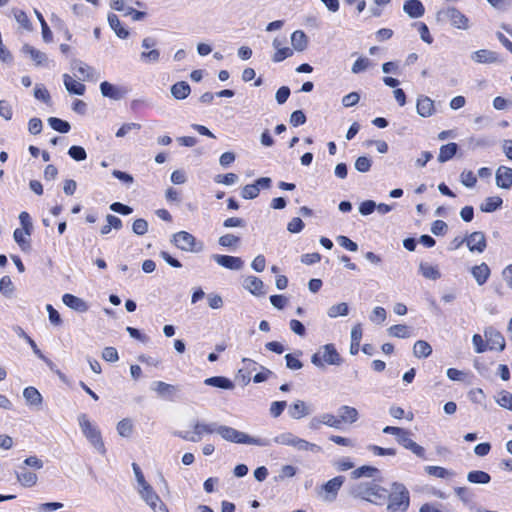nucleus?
Here are the masks:
<instances>
[{
	"label": "nucleus",
	"mask_w": 512,
	"mask_h": 512,
	"mask_svg": "<svg viewBox=\"0 0 512 512\" xmlns=\"http://www.w3.org/2000/svg\"><path fill=\"white\" fill-rule=\"evenodd\" d=\"M387 512H407L410 507V492L401 482L393 481L386 493Z\"/></svg>",
	"instance_id": "f257e3e1"
},
{
	"label": "nucleus",
	"mask_w": 512,
	"mask_h": 512,
	"mask_svg": "<svg viewBox=\"0 0 512 512\" xmlns=\"http://www.w3.org/2000/svg\"><path fill=\"white\" fill-rule=\"evenodd\" d=\"M352 493L355 497L378 506L385 504L387 498V489L374 480L358 483Z\"/></svg>",
	"instance_id": "f03ea898"
},
{
	"label": "nucleus",
	"mask_w": 512,
	"mask_h": 512,
	"mask_svg": "<svg viewBox=\"0 0 512 512\" xmlns=\"http://www.w3.org/2000/svg\"><path fill=\"white\" fill-rule=\"evenodd\" d=\"M218 434L226 441L237 443V444H249L260 447H267L271 445V441L268 438L252 437L244 432L238 431L235 428L226 425H220Z\"/></svg>",
	"instance_id": "7ed1b4c3"
},
{
	"label": "nucleus",
	"mask_w": 512,
	"mask_h": 512,
	"mask_svg": "<svg viewBox=\"0 0 512 512\" xmlns=\"http://www.w3.org/2000/svg\"><path fill=\"white\" fill-rule=\"evenodd\" d=\"M78 424L83 435L87 438L90 444L101 454L106 453V448L101 436L100 430L91 423L87 414L81 413L77 417Z\"/></svg>",
	"instance_id": "20e7f679"
},
{
	"label": "nucleus",
	"mask_w": 512,
	"mask_h": 512,
	"mask_svg": "<svg viewBox=\"0 0 512 512\" xmlns=\"http://www.w3.org/2000/svg\"><path fill=\"white\" fill-rule=\"evenodd\" d=\"M311 362L318 368H324L325 365L339 366L343 359L334 344H325L312 355Z\"/></svg>",
	"instance_id": "39448f33"
},
{
	"label": "nucleus",
	"mask_w": 512,
	"mask_h": 512,
	"mask_svg": "<svg viewBox=\"0 0 512 512\" xmlns=\"http://www.w3.org/2000/svg\"><path fill=\"white\" fill-rule=\"evenodd\" d=\"M344 482L345 477L342 475L328 480L315 488L316 497L324 503L335 502Z\"/></svg>",
	"instance_id": "423d86ee"
},
{
	"label": "nucleus",
	"mask_w": 512,
	"mask_h": 512,
	"mask_svg": "<svg viewBox=\"0 0 512 512\" xmlns=\"http://www.w3.org/2000/svg\"><path fill=\"white\" fill-rule=\"evenodd\" d=\"M173 243L182 251L199 253L204 249V243L198 241L191 233L180 231L173 235Z\"/></svg>",
	"instance_id": "0eeeda50"
},
{
	"label": "nucleus",
	"mask_w": 512,
	"mask_h": 512,
	"mask_svg": "<svg viewBox=\"0 0 512 512\" xmlns=\"http://www.w3.org/2000/svg\"><path fill=\"white\" fill-rule=\"evenodd\" d=\"M138 493L154 512H169L166 504L160 499L150 484L138 488Z\"/></svg>",
	"instance_id": "6e6552de"
},
{
	"label": "nucleus",
	"mask_w": 512,
	"mask_h": 512,
	"mask_svg": "<svg viewBox=\"0 0 512 512\" xmlns=\"http://www.w3.org/2000/svg\"><path fill=\"white\" fill-rule=\"evenodd\" d=\"M71 69L75 72V76L82 81H97L100 78L99 72L78 59L72 61Z\"/></svg>",
	"instance_id": "1a4fd4ad"
},
{
	"label": "nucleus",
	"mask_w": 512,
	"mask_h": 512,
	"mask_svg": "<svg viewBox=\"0 0 512 512\" xmlns=\"http://www.w3.org/2000/svg\"><path fill=\"white\" fill-rule=\"evenodd\" d=\"M439 14L442 15L443 18L447 19L450 24L457 29L467 30L469 28L468 17L455 7H448L447 9L442 10Z\"/></svg>",
	"instance_id": "9d476101"
},
{
	"label": "nucleus",
	"mask_w": 512,
	"mask_h": 512,
	"mask_svg": "<svg viewBox=\"0 0 512 512\" xmlns=\"http://www.w3.org/2000/svg\"><path fill=\"white\" fill-rule=\"evenodd\" d=\"M272 180L269 177H260L253 184L245 185L241 190V196L244 199H255L261 189H268L271 187Z\"/></svg>",
	"instance_id": "9b49d317"
},
{
	"label": "nucleus",
	"mask_w": 512,
	"mask_h": 512,
	"mask_svg": "<svg viewBox=\"0 0 512 512\" xmlns=\"http://www.w3.org/2000/svg\"><path fill=\"white\" fill-rule=\"evenodd\" d=\"M484 336L490 350L503 351L505 349V338L496 328L492 326L485 328Z\"/></svg>",
	"instance_id": "f8f14e48"
},
{
	"label": "nucleus",
	"mask_w": 512,
	"mask_h": 512,
	"mask_svg": "<svg viewBox=\"0 0 512 512\" xmlns=\"http://www.w3.org/2000/svg\"><path fill=\"white\" fill-rule=\"evenodd\" d=\"M410 431L404 429V434H399L396 441L405 449L410 450L417 457L426 460V450L410 438Z\"/></svg>",
	"instance_id": "ddd939ff"
},
{
	"label": "nucleus",
	"mask_w": 512,
	"mask_h": 512,
	"mask_svg": "<svg viewBox=\"0 0 512 512\" xmlns=\"http://www.w3.org/2000/svg\"><path fill=\"white\" fill-rule=\"evenodd\" d=\"M100 91L104 97H107L112 100H120L129 93V89L127 87L116 86L108 81H103L100 84Z\"/></svg>",
	"instance_id": "4468645a"
},
{
	"label": "nucleus",
	"mask_w": 512,
	"mask_h": 512,
	"mask_svg": "<svg viewBox=\"0 0 512 512\" xmlns=\"http://www.w3.org/2000/svg\"><path fill=\"white\" fill-rule=\"evenodd\" d=\"M466 245L470 252L483 253L487 247L485 234L475 231L466 236Z\"/></svg>",
	"instance_id": "2eb2a0df"
},
{
	"label": "nucleus",
	"mask_w": 512,
	"mask_h": 512,
	"mask_svg": "<svg viewBox=\"0 0 512 512\" xmlns=\"http://www.w3.org/2000/svg\"><path fill=\"white\" fill-rule=\"evenodd\" d=\"M211 258L218 265L230 270L238 271L244 266V261L240 257L236 256L213 254Z\"/></svg>",
	"instance_id": "dca6fc26"
},
{
	"label": "nucleus",
	"mask_w": 512,
	"mask_h": 512,
	"mask_svg": "<svg viewBox=\"0 0 512 512\" xmlns=\"http://www.w3.org/2000/svg\"><path fill=\"white\" fill-rule=\"evenodd\" d=\"M17 481L26 488H30L36 485L38 476L36 473L28 470L24 465H19L15 471Z\"/></svg>",
	"instance_id": "f3484780"
},
{
	"label": "nucleus",
	"mask_w": 512,
	"mask_h": 512,
	"mask_svg": "<svg viewBox=\"0 0 512 512\" xmlns=\"http://www.w3.org/2000/svg\"><path fill=\"white\" fill-rule=\"evenodd\" d=\"M496 185L501 189H510L512 187V168L500 166L495 174Z\"/></svg>",
	"instance_id": "a211bd4d"
},
{
	"label": "nucleus",
	"mask_w": 512,
	"mask_h": 512,
	"mask_svg": "<svg viewBox=\"0 0 512 512\" xmlns=\"http://www.w3.org/2000/svg\"><path fill=\"white\" fill-rule=\"evenodd\" d=\"M416 110L421 117H430L435 113L434 101L428 96L421 95L417 99Z\"/></svg>",
	"instance_id": "6ab92c4d"
},
{
	"label": "nucleus",
	"mask_w": 512,
	"mask_h": 512,
	"mask_svg": "<svg viewBox=\"0 0 512 512\" xmlns=\"http://www.w3.org/2000/svg\"><path fill=\"white\" fill-rule=\"evenodd\" d=\"M62 301L67 307L79 313H85L89 309V305L82 298L73 294H64L62 296Z\"/></svg>",
	"instance_id": "aec40b11"
},
{
	"label": "nucleus",
	"mask_w": 512,
	"mask_h": 512,
	"mask_svg": "<svg viewBox=\"0 0 512 512\" xmlns=\"http://www.w3.org/2000/svg\"><path fill=\"white\" fill-rule=\"evenodd\" d=\"M243 287L255 296H263L265 294L264 283L256 276H247L243 281Z\"/></svg>",
	"instance_id": "412c9836"
},
{
	"label": "nucleus",
	"mask_w": 512,
	"mask_h": 512,
	"mask_svg": "<svg viewBox=\"0 0 512 512\" xmlns=\"http://www.w3.org/2000/svg\"><path fill=\"white\" fill-rule=\"evenodd\" d=\"M12 330L16 333V335L19 338H22L26 341V344H29L32 348L34 354L41 360L49 363L50 361L45 357V355L41 352V350L38 348L36 342L23 330L22 327L18 325H14L12 327Z\"/></svg>",
	"instance_id": "4be33fe9"
},
{
	"label": "nucleus",
	"mask_w": 512,
	"mask_h": 512,
	"mask_svg": "<svg viewBox=\"0 0 512 512\" xmlns=\"http://www.w3.org/2000/svg\"><path fill=\"white\" fill-rule=\"evenodd\" d=\"M471 59L479 64H491L498 61V54L488 49H480L471 54Z\"/></svg>",
	"instance_id": "5701e85b"
},
{
	"label": "nucleus",
	"mask_w": 512,
	"mask_h": 512,
	"mask_svg": "<svg viewBox=\"0 0 512 512\" xmlns=\"http://www.w3.org/2000/svg\"><path fill=\"white\" fill-rule=\"evenodd\" d=\"M470 272L479 286L484 285L491 274L489 266L484 262L479 265L473 266Z\"/></svg>",
	"instance_id": "b1692460"
},
{
	"label": "nucleus",
	"mask_w": 512,
	"mask_h": 512,
	"mask_svg": "<svg viewBox=\"0 0 512 512\" xmlns=\"http://www.w3.org/2000/svg\"><path fill=\"white\" fill-rule=\"evenodd\" d=\"M404 12L411 18H420L425 13L424 5L420 0H407L403 5Z\"/></svg>",
	"instance_id": "393cba45"
},
{
	"label": "nucleus",
	"mask_w": 512,
	"mask_h": 512,
	"mask_svg": "<svg viewBox=\"0 0 512 512\" xmlns=\"http://www.w3.org/2000/svg\"><path fill=\"white\" fill-rule=\"evenodd\" d=\"M152 389L158 393V395L173 400L175 393L178 391V388L172 384H168L163 381H155L152 383Z\"/></svg>",
	"instance_id": "a878e982"
},
{
	"label": "nucleus",
	"mask_w": 512,
	"mask_h": 512,
	"mask_svg": "<svg viewBox=\"0 0 512 512\" xmlns=\"http://www.w3.org/2000/svg\"><path fill=\"white\" fill-rule=\"evenodd\" d=\"M22 52L26 55H29L37 66H44L48 61L47 55L44 52L34 48L29 44H25L22 47Z\"/></svg>",
	"instance_id": "bb28decb"
},
{
	"label": "nucleus",
	"mask_w": 512,
	"mask_h": 512,
	"mask_svg": "<svg viewBox=\"0 0 512 512\" xmlns=\"http://www.w3.org/2000/svg\"><path fill=\"white\" fill-rule=\"evenodd\" d=\"M339 420L342 423H355L359 418L358 410L348 405H342L338 409Z\"/></svg>",
	"instance_id": "cd10ccee"
},
{
	"label": "nucleus",
	"mask_w": 512,
	"mask_h": 512,
	"mask_svg": "<svg viewBox=\"0 0 512 512\" xmlns=\"http://www.w3.org/2000/svg\"><path fill=\"white\" fill-rule=\"evenodd\" d=\"M108 23L110 28L115 32V34L120 39H127L129 37V31L125 27L122 26L121 21L118 16L114 13L108 14Z\"/></svg>",
	"instance_id": "c85d7f7f"
},
{
	"label": "nucleus",
	"mask_w": 512,
	"mask_h": 512,
	"mask_svg": "<svg viewBox=\"0 0 512 512\" xmlns=\"http://www.w3.org/2000/svg\"><path fill=\"white\" fill-rule=\"evenodd\" d=\"M219 429V424L217 422L203 423L196 422L193 425L194 434L199 437V441L201 440L204 434H213L217 433Z\"/></svg>",
	"instance_id": "c756f323"
},
{
	"label": "nucleus",
	"mask_w": 512,
	"mask_h": 512,
	"mask_svg": "<svg viewBox=\"0 0 512 512\" xmlns=\"http://www.w3.org/2000/svg\"><path fill=\"white\" fill-rule=\"evenodd\" d=\"M288 414L291 418L298 420L309 415L310 410L304 401L297 400L290 405Z\"/></svg>",
	"instance_id": "7c9ffc66"
},
{
	"label": "nucleus",
	"mask_w": 512,
	"mask_h": 512,
	"mask_svg": "<svg viewBox=\"0 0 512 512\" xmlns=\"http://www.w3.org/2000/svg\"><path fill=\"white\" fill-rule=\"evenodd\" d=\"M63 82H64L66 90L70 94L83 95L85 93V90H86L85 85L82 84L81 82L76 81L70 75L64 74Z\"/></svg>",
	"instance_id": "2f4dec72"
},
{
	"label": "nucleus",
	"mask_w": 512,
	"mask_h": 512,
	"mask_svg": "<svg viewBox=\"0 0 512 512\" xmlns=\"http://www.w3.org/2000/svg\"><path fill=\"white\" fill-rule=\"evenodd\" d=\"M291 44L297 52L306 50L308 46V37L302 30H296L291 34Z\"/></svg>",
	"instance_id": "473e14b6"
},
{
	"label": "nucleus",
	"mask_w": 512,
	"mask_h": 512,
	"mask_svg": "<svg viewBox=\"0 0 512 512\" xmlns=\"http://www.w3.org/2000/svg\"><path fill=\"white\" fill-rule=\"evenodd\" d=\"M190 92V85L186 81H179L171 86V94L177 100L187 98Z\"/></svg>",
	"instance_id": "72a5a7b5"
},
{
	"label": "nucleus",
	"mask_w": 512,
	"mask_h": 512,
	"mask_svg": "<svg viewBox=\"0 0 512 512\" xmlns=\"http://www.w3.org/2000/svg\"><path fill=\"white\" fill-rule=\"evenodd\" d=\"M207 386L217 387L221 389L231 390L234 388L233 382L224 376H213L204 380Z\"/></svg>",
	"instance_id": "f704fd0d"
},
{
	"label": "nucleus",
	"mask_w": 512,
	"mask_h": 512,
	"mask_svg": "<svg viewBox=\"0 0 512 512\" xmlns=\"http://www.w3.org/2000/svg\"><path fill=\"white\" fill-rule=\"evenodd\" d=\"M458 145L454 142L442 145L440 147L438 161L440 163H445L451 160L457 153Z\"/></svg>",
	"instance_id": "c9c22d12"
},
{
	"label": "nucleus",
	"mask_w": 512,
	"mask_h": 512,
	"mask_svg": "<svg viewBox=\"0 0 512 512\" xmlns=\"http://www.w3.org/2000/svg\"><path fill=\"white\" fill-rule=\"evenodd\" d=\"M23 397L26 402L32 406H39L43 402V397L40 392L32 386L26 387L23 391Z\"/></svg>",
	"instance_id": "e433bc0d"
},
{
	"label": "nucleus",
	"mask_w": 512,
	"mask_h": 512,
	"mask_svg": "<svg viewBox=\"0 0 512 512\" xmlns=\"http://www.w3.org/2000/svg\"><path fill=\"white\" fill-rule=\"evenodd\" d=\"M379 473H380V471L378 468L373 467V466L364 465V466L354 469L351 473V476L354 479H359L361 477L373 478Z\"/></svg>",
	"instance_id": "4c0bfd02"
},
{
	"label": "nucleus",
	"mask_w": 512,
	"mask_h": 512,
	"mask_svg": "<svg viewBox=\"0 0 512 512\" xmlns=\"http://www.w3.org/2000/svg\"><path fill=\"white\" fill-rule=\"evenodd\" d=\"M503 204V200L499 196H491L485 199L481 204L480 209L482 212L491 213L499 209Z\"/></svg>",
	"instance_id": "58836bf2"
},
{
	"label": "nucleus",
	"mask_w": 512,
	"mask_h": 512,
	"mask_svg": "<svg viewBox=\"0 0 512 512\" xmlns=\"http://www.w3.org/2000/svg\"><path fill=\"white\" fill-rule=\"evenodd\" d=\"M432 353V347L431 345L424 341V340H418L415 342L413 347V354L417 358H427Z\"/></svg>",
	"instance_id": "ea45409f"
},
{
	"label": "nucleus",
	"mask_w": 512,
	"mask_h": 512,
	"mask_svg": "<svg viewBox=\"0 0 512 512\" xmlns=\"http://www.w3.org/2000/svg\"><path fill=\"white\" fill-rule=\"evenodd\" d=\"M388 333L390 336L406 339L411 336L412 330L409 326L405 324H396L388 329Z\"/></svg>",
	"instance_id": "a19ab883"
},
{
	"label": "nucleus",
	"mask_w": 512,
	"mask_h": 512,
	"mask_svg": "<svg viewBox=\"0 0 512 512\" xmlns=\"http://www.w3.org/2000/svg\"><path fill=\"white\" fill-rule=\"evenodd\" d=\"M467 480L473 484H487L491 481V476L487 472L473 470L468 473Z\"/></svg>",
	"instance_id": "79ce46f5"
},
{
	"label": "nucleus",
	"mask_w": 512,
	"mask_h": 512,
	"mask_svg": "<svg viewBox=\"0 0 512 512\" xmlns=\"http://www.w3.org/2000/svg\"><path fill=\"white\" fill-rule=\"evenodd\" d=\"M421 275L427 279L437 280L441 277V274L437 267L432 266L428 263H421L419 266Z\"/></svg>",
	"instance_id": "37998d69"
},
{
	"label": "nucleus",
	"mask_w": 512,
	"mask_h": 512,
	"mask_svg": "<svg viewBox=\"0 0 512 512\" xmlns=\"http://www.w3.org/2000/svg\"><path fill=\"white\" fill-rule=\"evenodd\" d=\"M349 313V306L345 302H341L335 305H332L327 310V315L330 318H337L339 316H346Z\"/></svg>",
	"instance_id": "c03bdc74"
},
{
	"label": "nucleus",
	"mask_w": 512,
	"mask_h": 512,
	"mask_svg": "<svg viewBox=\"0 0 512 512\" xmlns=\"http://www.w3.org/2000/svg\"><path fill=\"white\" fill-rule=\"evenodd\" d=\"M299 451H311L314 453H319L322 451V448L318 446L317 444L310 443L305 439L297 437L295 444L293 446Z\"/></svg>",
	"instance_id": "a18cd8bd"
},
{
	"label": "nucleus",
	"mask_w": 512,
	"mask_h": 512,
	"mask_svg": "<svg viewBox=\"0 0 512 512\" xmlns=\"http://www.w3.org/2000/svg\"><path fill=\"white\" fill-rule=\"evenodd\" d=\"M48 124L53 130L60 133H68L71 129V126L67 121L57 117L48 118Z\"/></svg>",
	"instance_id": "49530a36"
},
{
	"label": "nucleus",
	"mask_w": 512,
	"mask_h": 512,
	"mask_svg": "<svg viewBox=\"0 0 512 512\" xmlns=\"http://www.w3.org/2000/svg\"><path fill=\"white\" fill-rule=\"evenodd\" d=\"M34 13L38 19V21L40 22L41 24V29H42V37H43V40L46 42V43H49L52 41L53 39V35H52V32L47 24V22L45 21L42 13L40 11H38L37 9H34Z\"/></svg>",
	"instance_id": "de8ad7c7"
},
{
	"label": "nucleus",
	"mask_w": 512,
	"mask_h": 512,
	"mask_svg": "<svg viewBox=\"0 0 512 512\" xmlns=\"http://www.w3.org/2000/svg\"><path fill=\"white\" fill-rule=\"evenodd\" d=\"M297 439V436H295L293 433L291 432H284V433H281L279 435H277L276 437H274L273 440H270L271 443L274 442L276 444H279V445H284V446H294L295 444V441Z\"/></svg>",
	"instance_id": "09e8293b"
},
{
	"label": "nucleus",
	"mask_w": 512,
	"mask_h": 512,
	"mask_svg": "<svg viewBox=\"0 0 512 512\" xmlns=\"http://www.w3.org/2000/svg\"><path fill=\"white\" fill-rule=\"evenodd\" d=\"M117 432L122 437H130L133 433L132 421L128 418H124L117 424Z\"/></svg>",
	"instance_id": "8fccbe9b"
},
{
	"label": "nucleus",
	"mask_w": 512,
	"mask_h": 512,
	"mask_svg": "<svg viewBox=\"0 0 512 512\" xmlns=\"http://www.w3.org/2000/svg\"><path fill=\"white\" fill-rule=\"evenodd\" d=\"M14 18L15 20L26 30L31 31L32 30V24L31 21L23 10L14 9L13 10Z\"/></svg>",
	"instance_id": "3c124183"
},
{
	"label": "nucleus",
	"mask_w": 512,
	"mask_h": 512,
	"mask_svg": "<svg viewBox=\"0 0 512 512\" xmlns=\"http://www.w3.org/2000/svg\"><path fill=\"white\" fill-rule=\"evenodd\" d=\"M425 471L430 476H435L437 478H442V479L453 475L452 472H450L446 468L440 467V466H426Z\"/></svg>",
	"instance_id": "603ef678"
},
{
	"label": "nucleus",
	"mask_w": 512,
	"mask_h": 512,
	"mask_svg": "<svg viewBox=\"0 0 512 512\" xmlns=\"http://www.w3.org/2000/svg\"><path fill=\"white\" fill-rule=\"evenodd\" d=\"M0 292L5 297H11L14 292V284L11 278L7 275L0 279Z\"/></svg>",
	"instance_id": "864d4df0"
},
{
	"label": "nucleus",
	"mask_w": 512,
	"mask_h": 512,
	"mask_svg": "<svg viewBox=\"0 0 512 512\" xmlns=\"http://www.w3.org/2000/svg\"><path fill=\"white\" fill-rule=\"evenodd\" d=\"M372 65V62L367 57H359L352 65L351 71L354 74H359Z\"/></svg>",
	"instance_id": "5fc2aeb1"
},
{
	"label": "nucleus",
	"mask_w": 512,
	"mask_h": 512,
	"mask_svg": "<svg viewBox=\"0 0 512 512\" xmlns=\"http://www.w3.org/2000/svg\"><path fill=\"white\" fill-rule=\"evenodd\" d=\"M19 221L22 226L21 230L24 231L27 236H30L33 230V224L29 213L25 211L21 212L19 214Z\"/></svg>",
	"instance_id": "6e6d98bb"
},
{
	"label": "nucleus",
	"mask_w": 512,
	"mask_h": 512,
	"mask_svg": "<svg viewBox=\"0 0 512 512\" xmlns=\"http://www.w3.org/2000/svg\"><path fill=\"white\" fill-rule=\"evenodd\" d=\"M414 26L417 28L420 38L427 44L433 42V37L430 35L428 26L424 22H416Z\"/></svg>",
	"instance_id": "4d7b16f0"
},
{
	"label": "nucleus",
	"mask_w": 512,
	"mask_h": 512,
	"mask_svg": "<svg viewBox=\"0 0 512 512\" xmlns=\"http://www.w3.org/2000/svg\"><path fill=\"white\" fill-rule=\"evenodd\" d=\"M354 166L358 172L366 173L371 169L372 160L367 156H360L356 159Z\"/></svg>",
	"instance_id": "13d9d810"
},
{
	"label": "nucleus",
	"mask_w": 512,
	"mask_h": 512,
	"mask_svg": "<svg viewBox=\"0 0 512 512\" xmlns=\"http://www.w3.org/2000/svg\"><path fill=\"white\" fill-rule=\"evenodd\" d=\"M218 242L222 247L231 248L239 244L240 238L233 234H225L219 238Z\"/></svg>",
	"instance_id": "bf43d9fd"
},
{
	"label": "nucleus",
	"mask_w": 512,
	"mask_h": 512,
	"mask_svg": "<svg viewBox=\"0 0 512 512\" xmlns=\"http://www.w3.org/2000/svg\"><path fill=\"white\" fill-rule=\"evenodd\" d=\"M68 155L75 161H84L87 153L82 146L73 145L68 150Z\"/></svg>",
	"instance_id": "052dcab7"
},
{
	"label": "nucleus",
	"mask_w": 512,
	"mask_h": 512,
	"mask_svg": "<svg viewBox=\"0 0 512 512\" xmlns=\"http://www.w3.org/2000/svg\"><path fill=\"white\" fill-rule=\"evenodd\" d=\"M496 402L503 408L512 411V393L508 391H501Z\"/></svg>",
	"instance_id": "680f3d73"
},
{
	"label": "nucleus",
	"mask_w": 512,
	"mask_h": 512,
	"mask_svg": "<svg viewBox=\"0 0 512 512\" xmlns=\"http://www.w3.org/2000/svg\"><path fill=\"white\" fill-rule=\"evenodd\" d=\"M140 59L144 63H157L160 59V51L158 49L143 51L140 55Z\"/></svg>",
	"instance_id": "e2e57ef3"
},
{
	"label": "nucleus",
	"mask_w": 512,
	"mask_h": 512,
	"mask_svg": "<svg viewBox=\"0 0 512 512\" xmlns=\"http://www.w3.org/2000/svg\"><path fill=\"white\" fill-rule=\"evenodd\" d=\"M321 422H323V425L332 427V428H339L341 426V420H339V416H335L331 413H324L321 414Z\"/></svg>",
	"instance_id": "0e129e2a"
},
{
	"label": "nucleus",
	"mask_w": 512,
	"mask_h": 512,
	"mask_svg": "<svg viewBox=\"0 0 512 512\" xmlns=\"http://www.w3.org/2000/svg\"><path fill=\"white\" fill-rule=\"evenodd\" d=\"M293 55V49L289 48V47H283V48H280L278 49L273 57H272V61L275 62V63H279V62H282L283 60L291 57Z\"/></svg>",
	"instance_id": "69168bd1"
},
{
	"label": "nucleus",
	"mask_w": 512,
	"mask_h": 512,
	"mask_svg": "<svg viewBox=\"0 0 512 512\" xmlns=\"http://www.w3.org/2000/svg\"><path fill=\"white\" fill-rule=\"evenodd\" d=\"M214 181L224 185H233L238 181V176L235 173L219 174L215 176Z\"/></svg>",
	"instance_id": "338daca9"
},
{
	"label": "nucleus",
	"mask_w": 512,
	"mask_h": 512,
	"mask_svg": "<svg viewBox=\"0 0 512 512\" xmlns=\"http://www.w3.org/2000/svg\"><path fill=\"white\" fill-rule=\"evenodd\" d=\"M333 466L338 471H347L354 467V462L349 457H343L334 461Z\"/></svg>",
	"instance_id": "774afa93"
}]
</instances>
